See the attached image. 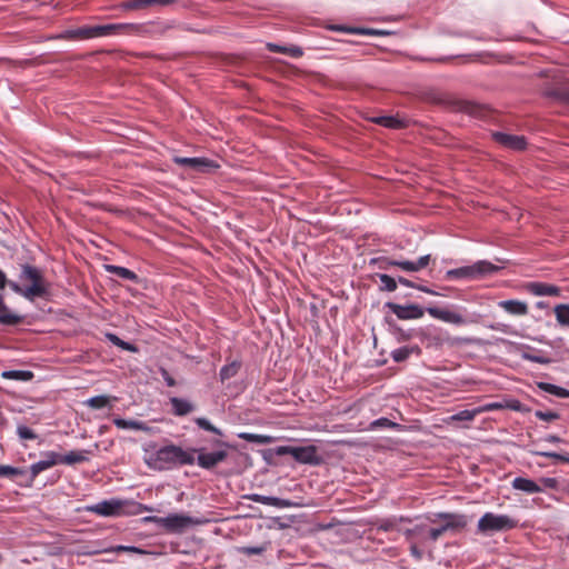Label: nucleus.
I'll use <instances>...</instances> for the list:
<instances>
[{
	"label": "nucleus",
	"instance_id": "f257e3e1",
	"mask_svg": "<svg viewBox=\"0 0 569 569\" xmlns=\"http://www.w3.org/2000/svg\"><path fill=\"white\" fill-rule=\"evenodd\" d=\"M194 451L183 450L178 446H166L157 450H144V463L152 470H168L179 465H192L194 462Z\"/></svg>",
	"mask_w": 569,
	"mask_h": 569
},
{
	"label": "nucleus",
	"instance_id": "f03ea898",
	"mask_svg": "<svg viewBox=\"0 0 569 569\" xmlns=\"http://www.w3.org/2000/svg\"><path fill=\"white\" fill-rule=\"evenodd\" d=\"M20 281L29 282V286L24 288L17 282L10 281V288L18 295H21L28 300H33L38 297H44L48 295V282L44 280L41 271L32 266L24 264L21 268Z\"/></svg>",
	"mask_w": 569,
	"mask_h": 569
},
{
	"label": "nucleus",
	"instance_id": "7ed1b4c3",
	"mask_svg": "<svg viewBox=\"0 0 569 569\" xmlns=\"http://www.w3.org/2000/svg\"><path fill=\"white\" fill-rule=\"evenodd\" d=\"M148 522H154L170 533H182L190 527L200 526L204 519L193 518L182 513H171L167 517L149 516L144 518Z\"/></svg>",
	"mask_w": 569,
	"mask_h": 569
},
{
	"label": "nucleus",
	"instance_id": "20e7f679",
	"mask_svg": "<svg viewBox=\"0 0 569 569\" xmlns=\"http://www.w3.org/2000/svg\"><path fill=\"white\" fill-rule=\"evenodd\" d=\"M517 521L508 515H497L493 512H486L477 525L479 533L490 536L495 532H502L513 529Z\"/></svg>",
	"mask_w": 569,
	"mask_h": 569
},
{
	"label": "nucleus",
	"instance_id": "39448f33",
	"mask_svg": "<svg viewBox=\"0 0 569 569\" xmlns=\"http://www.w3.org/2000/svg\"><path fill=\"white\" fill-rule=\"evenodd\" d=\"M437 519L443 520V523L438 528H431L427 532V537L432 541H437L445 532L449 530H458L467 525V518L463 515L440 512L435 515L433 518L429 517L431 523H436Z\"/></svg>",
	"mask_w": 569,
	"mask_h": 569
},
{
	"label": "nucleus",
	"instance_id": "423d86ee",
	"mask_svg": "<svg viewBox=\"0 0 569 569\" xmlns=\"http://www.w3.org/2000/svg\"><path fill=\"white\" fill-rule=\"evenodd\" d=\"M437 519L443 520V523L438 528H431L427 532V537L432 541H437L445 532L449 530H458L467 525V518L463 515L440 512L435 515L433 518L429 517L431 523H436Z\"/></svg>",
	"mask_w": 569,
	"mask_h": 569
},
{
	"label": "nucleus",
	"instance_id": "0eeeda50",
	"mask_svg": "<svg viewBox=\"0 0 569 569\" xmlns=\"http://www.w3.org/2000/svg\"><path fill=\"white\" fill-rule=\"evenodd\" d=\"M499 270V267L492 264L489 261L480 260L476 263L467 267L451 269L447 271V278H467V279H480L488 274L495 273Z\"/></svg>",
	"mask_w": 569,
	"mask_h": 569
},
{
	"label": "nucleus",
	"instance_id": "6e6552de",
	"mask_svg": "<svg viewBox=\"0 0 569 569\" xmlns=\"http://www.w3.org/2000/svg\"><path fill=\"white\" fill-rule=\"evenodd\" d=\"M137 26L132 23H111L104 26H84L80 28H76L77 40L82 39H91L98 37H106L112 33L124 31V30H136Z\"/></svg>",
	"mask_w": 569,
	"mask_h": 569
},
{
	"label": "nucleus",
	"instance_id": "1a4fd4ad",
	"mask_svg": "<svg viewBox=\"0 0 569 569\" xmlns=\"http://www.w3.org/2000/svg\"><path fill=\"white\" fill-rule=\"evenodd\" d=\"M277 452L279 455H290L300 463L318 466L322 461V458L318 455L317 448L312 445L306 447H279Z\"/></svg>",
	"mask_w": 569,
	"mask_h": 569
},
{
	"label": "nucleus",
	"instance_id": "9d476101",
	"mask_svg": "<svg viewBox=\"0 0 569 569\" xmlns=\"http://www.w3.org/2000/svg\"><path fill=\"white\" fill-rule=\"evenodd\" d=\"M174 162L177 164L187 167L197 172H211L219 168V164L208 158H184L176 157Z\"/></svg>",
	"mask_w": 569,
	"mask_h": 569
},
{
	"label": "nucleus",
	"instance_id": "9b49d317",
	"mask_svg": "<svg viewBox=\"0 0 569 569\" xmlns=\"http://www.w3.org/2000/svg\"><path fill=\"white\" fill-rule=\"evenodd\" d=\"M123 502L117 499L103 500L96 505L84 507L88 512L97 513L102 517H112L121 512Z\"/></svg>",
	"mask_w": 569,
	"mask_h": 569
},
{
	"label": "nucleus",
	"instance_id": "f8f14e48",
	"mask_svg": "<svg viewBox=\"0 0 569 569\" xmlns=\"http://www.w3.org/2000/svg\"><path fill=\"white\" fill-rule=\"evenodd\" d=\"M427 312L435 319L441 320L451 325H466L468 320L460 312L449 309H441L437 307L427 308Z\"/></svg>",
	"mask_w": 569,
	"mask_h": 569
},
{
	"label": "nucleus",
	"instance_id": "ddd939ff",
	"mask_svg": "<svg viewBox=\"0 0 569 569\" xmlns=\"http://www.w3.org/2000/svg\"><path fill=\"white\" fill-rule=\"evenodd\" d=\"M387 307L397 316V318L402 320L420 319L425 313L423 309L417 305L401 306L389 302L387 303Z\"/></svg>",
	"mask_w": 569,
	"mask_h": 569
},
{
	"label": "nucleus",
	"instance_id": "4468645a",
	"mask_svg": "<svg viewBox=\"0 0 569 569\" xmlns=\"http://www.w3.org/2000/svg\"><path fill=\"white\" fill-rule=\"evenodd\" d=\"M198 452L197 462L201 468L211 469L222 462L228 453L224 450H219L214 452H204L202 449L196 450Z\"/></svg>",
	"mask_w": 569,
	"mask_h": 569
},
{
	"label": "nucleus",
	"instance_id": "2eb2a0df",
	"mask_svg": "<svg viewBox=\"0 0 569 569\" xmlns=\"http://www.w3.org/2000/svg\"><path fill=\"white\" fill-rule=\"evenodd\" d=\"M492 138L500 144L512 150H523L527 141L523 136H515L505 132H493Z\"/></svg>",
	"mask_w": 569,
	"mask_h": 569
},
{
	"label": "nucleus",
	"instance_id": "dca6fc26",
	"mask_svg": "<svg viewBox=\"0 0 569 569\" xmlns=\"http://www.w3.org/2000/svg\"><path fill=\"white\" fill-rule=\"evenodd\" d=\"M59 463V453L54 451H48L43 453V459L33 463L30 467L31 472V481L42 471L56 466Z\"/></svg>",
	"mask_w": 569,
	"mask_h": 569
},
{
	"label": "nucleus",
	"instance_id": "f3484780",
	"mask_svg": "<svg viewBox=\"0 0 569 569\" xmlns=\"http://www.w3.org/2000/svg\"><path fill=\"white\" fill-rule=\"evenodd\" d=\"M499 307L506 312L513 316H525L528 313V305L519 300H503L500 301Z\"/></svg>",
	"mask_w": 569,
	"mask_h": 569
},
{
	"label": "nucleus",
	"instance_id": "a211bd4d",
	"mask_svg": "<svg viewBox=\"0 0 569 569\" xmlns=\"http://www.w3.org/2000/svg\"><path fill=\"white\" fill-rule=\"evenodd\" d=\"M529 291L535 296H559L560 289L556 286L542 283V282H531L528 284Z\"/></svg>",
	"mask_w": 569,
	"mask_h": 569
},
{
	"label": "nucleus",
	"instance_id": "6ab92c4d",
	"mask_svg": "<svg viewBox=\"0 0 569 569\" xmlns=\"http://www.w3.org/2000/svg\"><path fill=\"white\" fill-rule=\"evenodd\" d=\"M113 423L119 429H130V430H140L149 432L151 428L147 426L144 422L139 420L123 419V418H114Z\"/></svg>",
	"mask_w": 569,
	"mask_h": 569
},
{
	"label": "nucleus",
	"instance_id": "aec40b11",
	"mask_svg": "<svg viewBox=\"0 0 569 569\" xmlns=\"http://www.w3.org/2000/svg\"><path fill=\"white\" fill-rule=\"evenodd\" d=\"M513 489L525 491L527 493H536L541 491L540 487L532 480L527 478H515L512 481Z\"/></svg>",
	"mask_w": 569,
	"mask_h": 569
},
{
	"label": "nucleus",
	"instance_id": "412c9836",
	"mask_svg": "<svg viewBox=\"0 0 569 569\" xmlns=\"http://www.w3.org/2000/svg\"><path fill=\"white\" fill-rule=\"evenodd\" d=\"M170 402L176 416H186L194 410V406L190 401L181 398H171Z\"/></svg>",
	"mask_w": 569,
	"mask_h": 569
},
{
	"label": "nucleus",
	"instance_id": "4be33fe9",
	"mask_svg": "<svg viewBox=\"0 0 569 569\" xmlns=\"http://www.w3.org/2000/svg\"><path fill=\"white\" fill-rule=\"evenodd\" d=\"M373 123L380 124L386 128L390 129H399L405 127V121L392 117V116H380V117H373L370 119Z\"/></svg>",
	"mask_w": 569,
	"mask_h": 569
},
{
	"label": "nucleus",
	"instance_id": "5701e85b",
	"mask_svg": "<svg viewBox=\"0 0 569 569\" xmlns=\"http://www.w3.org/2000/svg\"><path fill=\"white\" fill-rule=\"evenodd\" d=\"M121 551L133 552V553H139V555L146 553L144 550H142V549H140L138 547H134V546H122V545L110 547V548H104L102 550H91V551H87L86 553H88V555H98V553H101V552H121Z\"/></svg>",
	"mask_w": 569,
	"mask_h": 569
},
{
	"label": "nucleus",
	"instance_id": "b1692460",
	"mask_svg": "<svg viewBox=\"0 0 569 569\" xmlns=\"http://www.w3.org/2000/svg\"><path fill=\"white\" fill-rule=\"evenodd\" d=\"M88 460L87 451H70L64 456L59 455V462L66 465L80 463Z\"/></svg>",
	"mask_w": 569,
	"mask_h": 569
},
{
	"label": "nucleus",
	"instance_id": "393cba45",
	"mask_svg": "<svg viewBox=\"0 0 569 569\" xmlns=\"http://www.w3.org/2000/svg\"><path fill=\"white\" fill-rule=\"evenodd\" d=\"M251 501L259 502L267 506H273V507H287L288 503L279 498L276 497H268V496H261V495H251L248 497Z\"/></svg>",
	"mask_w": 569,
	"mask_h": 569
},
{
	"label": "nucleus",
	"instance_id": "a878e982",
	"mask_svg": "<svg viewBox=\"0 0 569 569\" xmlns=\"http://www.w3.org/2000/svg\"><path fill=\"white\" fill-rule=\"evenodd\" d=\"M538 388L545 392L557 396L559 398H569V390L562 387L548 383V382H538Z\"/></svg>",
	"mask_w": 569,
	"mask_h": 569
},
{
	"label": "nucleus",
	"instance_id": "bb28decb",
	"mask_svg": "<svg viewBox=\"0 0 569 569\" xmlns=\"http://www.w3.org/2000/svg\"><path fill=\"white\" fill-rule=\"evenodd\" d=\"M557 322L562 327H569V305H557L553 309Z\"/></svg>",
	"mask_w": 569,
	"mask_h": 569
},
{
	"label": "nucleus",
	"instance_id": "cd10ccee",
	"mask_svg": "<svg viewBox=\"0 0 569 569\" xmlns=\"http://www.w3.org/2000/svg\"><path fill=\"white\" fill-rule=\"evenodd\" d=\"M1 377L4 379L29 381L33 378V373L28 370H9L3 371Z\"/></svg>",
	"mask_w": 569,
	"mask_h": 569
},
{
	"label": "nucleus",
	"instance_id": "c85d7f7f",
	"mask_svg": "<svg viewBox=\"0 0 569 569\" xmlns=\"http://www.w3.org/2000/svg\"><path fill=\"white\" fill-rule=\"evenodd\" d=\"M113 399L114 398H111L109 396L101 395V396H96V397H92V398L86 400L84 405H87L88 407H90L92 409H102L107 406H110L111 400H113Z\"/></svg>",
	"mask_w": 569,
	"mask_h": 569
},
{
	"label": "nucleus",
	"instance_id": "c756f323",
	"mask_svg": "<svg viewBox=\"0 0 569 569\" xmlns=\"http://www.w3.org/2000/svg\"><path fill=\"white\" fill-rule=\"evenodd\" d=\"M106 269L109 272H111L120 278H123L127 280H137V274L127 268L119 267V266H106Z\"/></svg>",
	"mask_w": 569,
	"mask_h": 569
},
{
	"label": "nucleus",
	"instance_id": "7c9ffc66",
	"mask_svg": "<svg viewBox=\"0 0 569 569\" xmlns=\"http://www.w3.org/2000/svg\"><path fill=\"white\" fill-rule=\"evenodd\" d=\"M240 369V362L232 361L229 365H226L220 370V379L221 381L228 380L232 377H234Z\"/></svg>",
	"mask_w": 569,
	"mask_h": 569
},
{
	"label": "nucleus",
	"instance_id": "2f4dec72",
	"mask_svg": "<svg viewBox=\"0 0 569 569\" xmlns=\"http://www.w3.org/2000/svg\"><path fill=\"white\" fill-rule=\"evenodd\" d=\"M239 437L247 441L259 443V445H268V443L272 442V437L267 436V435L243 432V433H240Z\"/></svg>",
	"mask_w": 569,
	"mask_h": 569
},
{
	"label": "nucleus",
	"instance_id": "473e14b6",
	"mask_svg": "<svg viewBox=\"0 0 569 569\" xmlns=\"http://www.w3.org/2000/svg\"><path fill=\"white\" fill-rule=\"evenodd\" d=\"M479 413H481V410L478 409L462 410L456 415L450 416L448 421H471Z\"/></svg>",
	"mask_w": 569,
	"mask_h": 569
},
{
	"label": "nucleus",
	"instance_id": "72a5a7b5",
	"mask_svg": "<svg viewBox=\"0 0 569 569\" xmlns=\"http://www.w3.org/2000/svg\"><path fill=\"white\" fill-rule=\"evenodd\" d=\"M21 316L12 313L8 308H6L3 311H0V323L2 325L12 326L21 322Z\"/></svg>",
	"mask_w": 569,
	"mask_h": 569
},
{
	"label": "nucleus",
	"instance_id": "f704fd0d",
	"mask_svg": "<svg viewBox=\"0 0 569 569\" xmlns=\"http://www.w3.org/2000/svg\"><path fill=\"white\" fill-rule=\"evenodd\" d=\"M379 280L381 290L392 292L397 289V281L395 278L383 273L379 274Z\"/></svg>",
	"mask_w": 569,
	"mask_h": 569
},
{
	"label": "nucleus",
	"instance_id": "c9c22d12",
	"mask_svg": "<svg viewBox=\"0 0 569 569\" xmlns=\"http://www.w3.org/2000/svg\"><path fill=\"white\" fill-rule=\"evenodd\" d=\"M107 338L114 345V346H118L120 347L121 349L123 350H128V351H131V352H136L137 351V348L129 343V342H126L123 340H121L119 337H117L116 335L113 333H108L107 335Z\"/></svg>",
	"mask_w": 569,
	"mask_h": 569
},
{
	"label": "nucleus",
	"instance_id": "e433bc0d",
	"mask_svg": "<svg viewBox=\"0 0 569 569\" xmlns=\"http://www.w3.org/2000/svg\"><path fill=\"white\" fill-rule=\"evenodd\" d=\"M147 7H149L147 0H130L121 4L123 10H139Z\"/></svg>",
	"mask_w": 569,
	"mask_h": 569
},
{
	"label": "nucleus",
	"instance_id": "4c0bfd02",
	"mask_svg": "<svg viewBox=\"0 0 569 569\" xmlns=\"http://www.w3.org/2000/svg\"><path fill=\"white\" fill-rule=\"evenodd\" d=\"M196 423L203 430L213 432L216 435H221V431L206 418H197Z\"/></svg>",
	"mask_w": 569,
	"mask_h": 569
},
{
	"label": "nucleus",
	"instance_id": "58836bf2",
	"mask_svg": "<svg viewBox=\"0 0 569 569\" xmlns=\"http://www.w3.org/2000/svg\"><path fill=\"white\" fill-rule=\"evenodd\" d=\"M389 264L399 267L402 270L408 271V272H417V266H416L415 261H397V260H392V261L389 262Z\"/></svg>",
	"mask_w": 569,
	"mask_h": 569
},
{
	"label": "nucleus",
	"instance_id": "ea45409f",
	"mask_svg": "<svg viewBox=\"0 0 569 569\" xmlns=\"http://www.w3.org/2000/svg\"><path fill=\"white\" fill-rule=\"evenodd\" d=\"M23 470L11 467V466H0V477H13L22 475Z\"/></svg>",
	"mask_w": 569,
	"mask_h": 569
},
{
	"label": "nucleus",
	"instance_id": "a19ab883",
	"mask_svg": "<svg viewBox=\"0 0 569 569\" xmlns=\"http://www.w3.org/2000/svg\"><path fill=\"white\" fill-rule=\"evenodd\" d=\"M17 433L21 439L26 440H33L37 438V435L26 426H18Z\"/></svg>",
	"mask_w": 569,
	"mask_h": 569
},
{
	"label": "nucleus",
	"instance_id": "79ce46f5",
	"mask_svg": "<svg viewBox=\"0 0 569 569\" xmlns=\"http://www.w3.org/2000/svg\"><path fill=\"white\" fill-rule=\"evenodd\" d=\"M266 546L258 547H239L238 551L247 556L260 555L266 550Z\"/></svg>",
	"mask_w": 569,
	"mask_h": 569
},
{
	"label": "nucleus",
	"instance_id": "37998d69",
	"mask_svg": "<svg viewBox=\"0 0 569 569\" xmlns=\"http://www.w3.org/2000/svg\"><path fill=\"white\" fill-rule=\"evenodd\" d=\"M398 425L387 418H380L371 423V428H396Z\"/></svg>",
	"mask_w": 569,
	"mask_h": 569
},
{
	"label": "nucleus",
	"instance_id": "c03bdc74",
	"mask_svg": "<svg viewBox=\"0 0 569 569\" xmlns=\"http://www.w3.org/2000/svg\"><path fill=\"white\" fill-rule=\"evenodd\" d=\"M409 349L408 348H399L392 351V358L397 362H401L406 360L409 357Z\"/></svg>",
	"mask_w": 569,
	"mask_h": 569
},
{
	"label": "nucleus",
	"instance_id": "a18cd8bd",
	"mask_svg": "<svg viewBox=\"0 0 569 569\" xmlns=\"http://www.w3.org/2000/svg\"><path fill=\"white\" fill-rule=\"evenodd\" d=\"M535 416L543 421H552L559 418V415L553 411H536Z\"/></svg>",
	"mask_w": 569,
	"mask_h": 569
},
{
	"label": "nucleus",
	"instance_id": "49530a36",
	"mask_svg": "<svg viewBox=\"0 0 569 569\" xmlns=\"http://www.w3.org/2000/svg\"><path fill=\"white\" fill-rule=\"evenodd\" d=\"M535 453L538 455V456H542V457H547V458H553V459H557V460H560V461L569 462V457L565 456V455H561V453L549 452V451H536Z\"/></svg>",
	"mask_w": 569,
	"mask_h": 569
},
{
	"label": "nucleus",
	"instance_id": "de8ad7c7",
	"mask_svg": "<svg viewBox=\"0 0 569 569\" xmlns=\"http://www.w3.org/2000/svg\"><path fill=\"white\" fill-rule=\"evenodd\" d=\"M523 358L531 362L541 363V365H547L550 362L549 358H546L543 356H538V355L525 353Z\"/></svg>",
	"mask_w": 569,
	"mask_h": 569
},
{
	"label": "nucleus",
	"instance_id": "09e8293b",
	"mask_svg": "<svg viewBox=\"0 0 569 569\" xmlns=\"http://www.w3.org/2000/svg\"><path fill=\"white\" fill-rule=\"evenodd\" d=\"M283 53L293 58H299L303 54L302 49L296 46L283 48Z\"/></svg>",
	"mask_w": 569,
	"mask_h": 569
},
{
	"label": "nucleus",
	"instance_id": "8fccbe9b",
	"mask_svg": "<svg viewBox=\"0 0 569 569\" xmlns=\"http://www.w3.org/2000/svg\"><path fill=\"white\" fill-rule=\"evenodd\" d=\"M413 528L416 529V538H421L422 540L427 538L428 528L425 523H418Z\"/></svg>",
	"mask_w": 569,
	"mask_h": 569
},
{
	"label": "nucleus",
	"instance_id": "3c124183",
	"mask_svg": "<svg viewBox=\"0 0 569 569\" xmlns=\"http://www.w3.org/2000/svg\"><path fill=\"white\" fill-rule=\"evenodd\" d=\"M430 254H426V256H422L420 257L417 261H415L416 266H417V272L420 271L421 269L426 268L429 262H430Z\"/></svg>",
	"mask_w": 569,
	"mask_h": 569
},
{
	"label": "nucleus",
	"instance_id": "603ef678",
	"mask_svg": "<svg viewBox=\"0 0 569 569\" xmlns=\"http://www.w3.org/2000/svg\"><path fill=\"white\" fill-rule=\"evenodd\" d=\"M561 94H562V89H549L545 92L546 97L556 99L558 101H561Z\"/></svg>",
	"mask_w": 569,
	"mask_h": 569
},
{
	"label": "nucleus",
	"instance_id": "864d4df0",
	"mask_svg": "<svg viewBox=\"0 0 569 569\" xmlns=\"http://www.w3.org/2000/svg\"><path fill=\"white\" fill-rule=\"evenodd\" d=\"M176 0H147L149 7L159 6L166 7L172 4Z\"/></svg>",
	"mask_w": 569,
	"mask_h": 569
},
{
	"label": "nucleus",
	"instance_id": "5fc2aeb1",
	"mask_svg": "<svg viewBox=\"0 0 569 569\" xmlns=\"http://www.w3.org/2000/svg\"><path fill=\"white\" fill-rule=\"evenodd\" d=\"M58 39H72L77 40L76 29H69L57 36Z\"/></svg>",
	"mask_w": 569,
	"mask_h": 569
},
{
	"label": "nucleus",
	"instance_id": "6e6d98bb",
	"mask_svg": "<svg viewBox=\"0 0 569 569\" xmlns=\"http://www.w3.org/2000/svg\"><path fill=\"white\" fill-rule=\"evenodd\" d=\"M351 32L361 33V34H383V31L376 29H355Z\"/></svg>",
	"mask_w": 569,
	"mask_h": 569
},
{
	"label": "nucleus",
	"instance_id": "4d7b16f0",
	"mask_svg": "<svg viewBox=\"0 0 569 569\" xmlns=\"http://www.w3.org/2000/svg\"><path fill=\"white\" fill-rule=\"evenodd\" d=\"M501 408H502V405L493 402V403H488V405L477 408V409L481 410V412H485V411H492V410H497V409H501Z\"/></svg>",
	"mask_w": 569,
	"mask_h": 569
},
{
	"label": "nucleus",
	"instance_id": "13d9d810",
	"mask_svg": "<svg viewBox=\"0 0 569 569\" xmlns=\"http://www.w3.org/2000/svg\"><path fill=\"white\" fill-rule=\"evenodd\" d=\"M410 552L418 560L422 558V551L416 546V543H411Z\"/></svg>",
	"mask_w": 569,
	"mask_h": 569
},
{
	"label": "nucleus",
	"instance_id": "bf43d9fd",
	"mask_svg": "<svg viewBox=\"0 0 569 569\" xmlns=\"http://www.w3.org/2000/svg\"><path fill=\"white\" fill-rule=\"evenodd\" d=\"M541 481L548 488H556L558 485V481L555 478H543Z\"/></svg>",
	"mask_w": 569,
	"mask_h": 569
},
{
	"label": "nucleus",
	"instance_id": "052dcab7",
	"mask_svg": "<svg viewBox=\"0 0 569 569\" xmlns=\"http://www.w3.org/2000/svg\"><path fill=\"white\" fill-rule=\"evenodd\" d=\"M283 48L284 47H281V46H278V44H273V43H268V49L272 52H281L283 53Z\"/></svg>",
	"mask_w": 569,
	"mask_h": 569
},
{
	"label": "nucleus",
	"instance_id": "680f3d73",
	"mask_svg": "<svg viewBox=\"0 0 569 569\" xmlns=\"http://www.w3.org/2000/svg\"><path fill=\"white\" fill-rule=\"evenodd\" d=\"M415 530H416V529L412 527V528H408V529H406V530L403 531V533L406 535L407 539L412 540V539H415V538H416Z\"/></svg>",
	"mask_w": 569,
	"mask_h": 569
},
{
	"label": "nucleus",
	"instance_id": "e2e57ef3",
	"mask_svg": "<svg viewBox=\"0 0 569 569\" xmlns=\"http://www.w3.org/2000/svg\"><path fill=\"white\" fill-rule=\"evenodd\" d=\"M561 102L569 103V88H563L562 89Z\"/></svg>",
	"mask_w": 569,
	"mask_h": 569
},
{
	"label": "nucleus",
	"instance_id": "0e129e2a",
	"mask_svg": "<svg viewBox=\"0 0 569 569\" xmlns=\"http://www.w3.org/2000/svg\"><path fill=\"white\" fill-rule=\"evenodd\" d=\"M543 440L547 442H560L561 441V439L555 435H549Z\"/></svg>",
	"mask_w": 569,
	"mask_h": 569
},
{
	"label": "nucleus",
	"instance_id": "69168bd1",
	"mask_svg": "<svg viewBox=\"0 0 569 569\" xmlns=\"http://www.w3.org/2000/svg\"><path fill=\"white\" fill-rule=\"evenodd\" d=\"M7 284V277L6 274L2 272V270H0V289H3Z\"/></svg>",
	"mask_w": 569,
	"mask_h": 569
},
{
	"label": "nucleus",
	"instance_id": "338daca9",
	"mask_svg": "<svg viewBox=\"0 0 569 569\" xmlns=\"http://www.w3.org/2000/svg\"><path fill=\"white\" fill-rule=\"evenodd\" d=\"M380 528L385 531L391 530L393 528V525L391 521H387L380 526Z\"/></svg>",
	"mask_w": 569,
	"mask_h": 569
},
{
	"label": "nucleus",
	"instance_id": "774afa93",
	"mask_svg": "<svg viewBox=\"0 0 569 569\" xmlns=\"http://www.w3.org/2000/svg\"><path fill=\"white\" fill-rule=\"evenodd\" d=\"M398 281L406 287H413L412 282L406 278L399 277Z\"/></svg>",
	"mask_w": 569,
	"mask_h": 569
}]
</instances>
